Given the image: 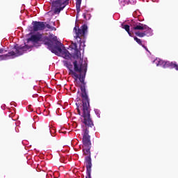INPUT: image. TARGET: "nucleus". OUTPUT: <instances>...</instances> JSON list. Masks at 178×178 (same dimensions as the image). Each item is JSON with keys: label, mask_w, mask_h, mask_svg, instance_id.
<instances>
[{"label": "nucleus", "mask_w": 178, "mask_h": 178, "mask_svg": "<svg viewBox=\"0 0 178 178\" xmlns=\"http://www.w3.org/2000/svg\"><path fill=\"white\" fill-rule=\"evenodd\" d=\"M44 130H47V133L51 134V128L49 127V124L45 125V127H44Z\"/></svg>", "instance_id": "nucleus-19"}, {"label": "nucleus", "mask_w": 178, "mask_h": 178, "mask_svg": "<svg viewBox=\"0 0 178 178\" xmlns=\"http://www.w3.org/2000/svg\"><path fill=\"white\" fill-rule=\"evenodd\" d=\"M49 29V30H51V31H56V28L54 27V26H51V25H49V24H45V29Z\"/></svg>", "instance_id": "nucleus-16"}, {"label": "nucleus", "mask_w": 178, "mask_h": 178, "mask_svg": "<svg viewBox=\"0 0 178 178\" xmlns=\"http://www.w3.org/2000/svg\"><path fill=\"white\" fill-rule=\"evenodd\" d=\"M76 105L77 106L76 111L78 115L83 118L82 122L83 124H85L82 138L83 147H91V136H89L88 133H90V129L95 130V127H94V122H92V119L91 118L90 103H82L81 106H79V104L76 103Z\"/></svg>", "instance_id": "nucleus-2"}, {"label": "nucleus", "mask_w": 178, "mask_h": 178, "mask_svg": "<svg viewBox=\"0 0 178 178\" xmlns=\"http://www.w3.org/2000/svg\"><path fill=\"white\" fill-rule=\"evenodd\" d=\"M55 42L53 43V45L51 46V48L50 49V51L53 53L57 55L58 52L61 54L63 58L64 59H70L72 54L69 53V51L66 49H62L60 46H58V44H61L60 42L56 44V45L54 44Z\"/></svg>", "instance_id": "nucleus-7"}, {"label": "nucleus", "mask_w": 178, "mask_h": 178, "mask_svg": "<svg viewBox=\"0 0 178 178\" xmlns=\"http://www.w3.org/2000/svg\"><path fill=\"white\" fill-rule=\"evenodd\" d=\"M91 146H83V152L85 157V165L86 166V175H91V168H92V163L91 160Z\"/></svg>", "instance_id": "nucleus-6"}, {"label": "nucleus", "mask_w": 178, "mask_h": 178, "mask_svg": "<svg viewBox=\"0 0 178 178\" xmlns=\"http://www.w3.org/2000/svg\"><path fill=\"white\" fill-rule=\"evenodd\" d=\"M135 34L136 35H137L138 37H140V38H143V37H145V35H147V33L145 31V32L138 31V32H136Z\"/></svg>", "instance_id": "nucleus-15"}, {"label": "nucleus", "mask_w": 178, "mask_h": 178, "mask_svg": "<svg viewBox=\"0 0 178 178\" xmlns=\"http://www.w3.org/2000/svg\"><path fill=\"white\" fill-rule=\"evenodd\" d=\"M49 38L48 36H44V35L38 33L34 35H32L29 38L27 39V42H32V47H41L42 44L47 46L48 49L51 51V48H52V45L54 43L59 44V41H58V37L51 35Z\"/></svg>", "instance_id": "nucleus-3"}, {"label": "nucleus", "mask_w": 178, "mask_h": 178, "mask_svg": "<svg viewBox=\"0 0 178 178\" xmlns=\"http://www.w3.org/2000/svg\"><path fill=\"white\" fill-rule=\"evenodd\" d=\"M63 133H64V134H65L66 131H65V132H63Z\"/></svg>", "instance_id": "nucleus-23"}, {"label": "nucleus", "mask_w": 178, "mask_h": 178, "mask_svg": "<svg viewBox=\"0 0 178 178\" xmlns=\"http://www.w3.org/2000/svg\"><path fill=\"white\" fill-rule=\"evenodd\" d=\"M4 52H8L3 48H0V60H7V59H10L11 56L15 55V51H11L6 54H3Z\"/></svg>", "instance_id": "nucleus-9"}, {"label": "nucleus", "mask_w": 178, "mask_h": 178, "mask_svg": "<svg viewBox=\"0 0 178 178\" xmlns=\"http://www.w3.org/2000/svg\"><path fill=\"white\" fill-rule=\"evenodd\" d=\"M63 63L64 65L68 69L69 74L73 77L74 81H77V80H79L81 83L79 87L81 91L82 104L90 103V99L88 98L87 90H86V83L85 82L86 74L87 73V63L83 61V58L75 60L72 63L74 65V70L72 63L65 60L63 61Z\"/></svg>", "instance_id": "nucleus-1"}, {"label": "nucleus", "mask_w": 178, "mask_h": 178, "mask_svg": "<svg viewBox=\"0 0 178 178\" xmlns=\"http://www.w3.org/2000/svg\"><path fill=\"white\" fill-rule=\"evenodd\" d=\"M164 67H170V69H175L178 70V65L176 63L166 61L163 65Z\"/></svg>", "instance_id": "nucleus-12"}, {"label": "nucleus", "mask_w": 178, "mask_h": 178, "mask_svg": "<svg viewBox=\"0 0 178 178\" xmlns=\"http://www.w3.org/2000/svg\"><path fill=\"white\" fill-rule=\"evenodd\" d=\"M143 48H144L145 49V51H147V52H149V54H151V52L149 51V50H148V48H147V47H145V45H143L142 46Z\"/></svg>", "instance_id": "nucleus-20"}, {"label": "nucleus", "mask_w": 178, "mask_h": 178, "mask_svg": "<svg viewBox=\"0 0 178 178\" xmlns=\"http://www.w3.org/2000/svg\"><path fill=\"white\" fill-rule=\"evenodd\" d=\"M122 29H124V30L127 31V33H128L130 37H133V34L130 31V26H129L128 24H126V25L122 24Z\"/></svg>", "instance_id": "nucleus-13"}, {"label": "nucleus", "mask_w": 178, "mask_h": 178, "mask_svg": "<svg viewBox=\"0 0 178 178\" xmlns=\"http://www.w3.org/2000/svg\"><path fill=\"white\" fill-rule=\"evenodd\" d=\"M88 27L87 26V24H83L80 28H79L77 25H75L73 31L76 34L74 38L75 40H76L78 43H82L81 38H86V35H87V33L88 32Z\"/></svg>", "instance_id": "nucleus-5"}, {"label": "nucleus", "mask_w": 178, "mask_h": 178, "mask_svg": "<svg viewBox=\"0 0 178 178\" xmlns=\"http://www.w3.org/2000/svg\"><path fill=\"white\" fill-rule=\"evenodd\" d=\"M74 58H76V60H80V59H81V52H80L79 50H76Z\"/></svg>", "instance_id": "nucleus-14"}, {"label": "nucleus", "mask_w": 178, "mask_h": 178, "mask_svg": "<svg viewBox=\"0 0 178 178\" xmlns=\"http://www.w3.org/2000/svg\"><path fill=\"white\" fill-rule=\"evenodd\" d=\"M33 26V31H41L45 30V24L47 22L34 21L32 22Z\"/></svg>", "instance_id": "nucleus-10"}, {"label": "nucleus", "mask_w": 178, "mask_h": 178, "mask_svg": "<svg viewBox=\"0 0 178 178\" xmlns=\"http://www.w3.org/2000/svg\"><path fill=\"white\" fill-rule=\"evenodd\" d=\"M76 1V9L77 13H80L81 8V1L82 0H75ZM52 6L55 8L54 13H60L61 10H63L67 5H69V0H56L52 1Z\"/></svg>", "instance_id": "nucleus-4"}, {"label": "nucleus", "mask_w": 178, "mask_h": 178, "mask_svg": "<svg viewBox=\"0 0 178 178\" xmlns=\"http://www.w3.org/2000/svg\"><path fill=\"white\" fill-rule=\"evenodd\" d=\"M134 40H135V41L137 42V44H138L139 45H141V47H143V41H141V39H139L137 37H134Z\"/></svg>", "instance_id": "nucleus-17"}, {"label": "nucleus", "mask_w": 178, "mask_h": 178, "mask_svg": "<svg viewBox=\"0 0 178 178\" xmlns=\"http://www.w3.org/2000/svg\"><path fill=\"white\" fill-rule=\"evenodd\" d=\"M83 17L85 19V20H90V17H91V15H90V14L83 13Z\"/></svg>", "instance_id": "nucleus-18"}, {"label": "nucleus", "mask_w": 178, "mask_h": 178, "mask_svg": "<svg viewBox=\"0 0 178 178\" xmlns=\"http://www.w3.org/2000/svg\"><path fill=\"white\" fill-rule=\"evenodd\" d=\"M133 30H147V31H151V29L148 26L141 23H137L136 25H134Z\"/></svg>", "instance_id": "nucleus-11"}, {"label": "nucleus", "mask_w": 178, "mask_h": 178, "mask_svg": "<svg viewBox=\"0 0 178 178\" xmlns=\"http://www.w3.org/2000/svg\"><path fill=\"white\" fill-rule=\"evenodd\" d=\"M86 178H91V174H87Z\"/></svg>", "instance_id": "nucleus-21"}, {"label": "nucleus", "mask_w": 178, "mask_h": 178, "mask_svg": "<svg viewBox=\"0 0 178 178\" xmlns=\"http://www.w3.org/2000/svg\"><path fill=\"white\" fill-rule=\"evenodd\" d=\"M162 61H159L158 64H156V66H159V64L161 63Z\"/></svg>", "instance_id": "nucleus-22"}, {"label": "nucleus", "mask_w": 178, "mask_h": 178, "mask_svg": "<svg viewBox=\"0 0 178 178\" xmlns=\"http://www.w3.org/2000/svg\"><path fill=\"white\" fill-rule=\"evenodd\" d=\"M31 48H33V45L29 46L28 44H25L24 46H19L17 44L14 46L15 55L13 56H20V55H23V54H24V51H29V49H31Z\"/></svg>", "instance_id": "nucleus-8"}]
</instances>
